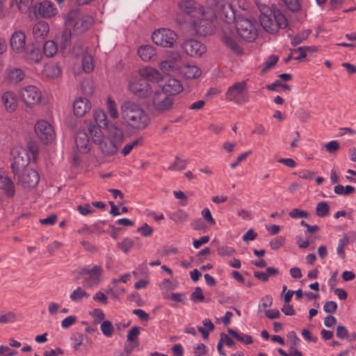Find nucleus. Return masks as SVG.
Returning <instances> with one entry per match:
<instances>
[{"label": "nucleus", "instance_id": "obj_1", "mask_svg": "<svg viewBox=\"0 0 356 356\" xmlns=\"http://www.w3.org/2000/svg\"><path fill=\"white\" fill-rule=\"evenodd\" d=\"M121 115L129 126L135 129H144L150 122L141 106L131 101H126L121 105Z\"/></svg>", "mask_w": 356, "mask_h": 356}, {"label": "nucleus", "instance_id": "obj_2", "mask_svg": "<svg viewBox=\"0 0 356 356\" xmlns=\"http://www.w3.org/2000/svg\"><path fill=\"white\" fill-rule=\"evenodd\" d=\"M20 154V152H18ZM29 158L24 159V157L17 155L14 157L11 163L12 172L15 177L17 176L19 183L24 187L32 188L36 186L40 180L38 172L30 168H25L29 163Z\"/></svg>", "mask_w": 356, "mask_h": 356}, {"label": "nucleus", "instance_id": "obj_3", "mask_svg": "<svg viewBox=\"0 0 356 356\" xmlns=\"http://www.w3.org/2000/svg\"><path fill=\"white\" fill-rule=\"evenodd\" d=\"M259 22L264 29L270 33H276L288 25L287 19L278 9L270 10L269 14L262 13Z\"/></svg>", "mask_w": 356, "mask_h": 356}, {"label": "nucleus", "instance_id": "obj_4", "mask_svg": "<svg viewBox=\"0 0 356 356\" xmlns=\"http://www.w3.org/2000/svg\"><path fill=\"white\" fill-rule=\"evenodd\" d=\"M226 98L237 105H243L248 102L250 95L247 90L246 81L236 82L229 87L226 92Z\"/></svg>", "mask_w": 356, "mask_h": 356}, {"label": "nucleus", "instance_id": "obj_5", "mask_svg": "<svg viewBox=\"0 0 356 356\" xmlns=\"http://www.w3.org/2000/svg\"><path fill=\"white\" fill-rule=\"evenodd\" d=\"M210 8L212 10L211 14L213 15V17L217 14L221 20L225 23L230 24L236 21L235 12L232 5L225 1V0H219L216 5L211 0H207Z\"/></svg>", "mask_w": 356, "mask_h": 356}, {"label": "nucleus", "instance_id": "obj_6", "mask_svg": "<svg viewBox=\"0 0 356 356\" xmlns=\"http://www.w3.org/2000/svg\"><path fill=\"white\" fill-rule=\"evenodd\" d=\"M256 24V21L243 17H238L235 21L236 29L239 36L248 42L254 40L257 36Z\"/></svg>", "mask_w": 356, "mask_h": 356}, {"label": "nucleus", "instance_id": "obj_7", "mask_svg": "<svg viewBox=\"0 0 356 356\" xmlns=\"http://www.w3.org/2000/svg\"><path fill=\"white\" fill-rule=\"evenodd\" d=\"M177 34L169 29H159L152 35V40L154 44L164 48H171L177 44Z\"/></svg>", "mask_w": 356, "mask_h": 356}, {"label": "nucleus", "instance_id": "obj_8", "mask_svg": "<svg viewBox=\"0 0 356 356\" xmlns=\"http://www.w3.org/2000/svg\"><path fill=\"white\" fill-rule=\"evenodd\" d=\"M174 101V97L161 90H156L152 98L153 107L159 113L169 112L173 108Z\"/></svg>", "mask_w": 356, "mask_h": 356}, {"label": "nucleus", "instance_id": "obj_9", "mask_svg": "<svg viewBox=\"0 0 356 356\" xmlns=\"http://www.w3.org/2000/svg\"><path fill=\"white\" fill-rule=\"evenodd\" d=\"M35 132L44 144H49L55 138V131L53 127L46 120L37 122L35 125Z\"/></svg>", "mask_w": 356, "mask_h": 356}, {"label": "nucleus", "instance_id": "obj_10", "mask_svg": "<svg viewBox=\"0 0 356 356\" xmlns=\"http://www.w3.org/2000/svg\"><path fill=\"white\" fill-rule=\"evenodd\" d=\"M129 90L139 97H147L151 93V87L145 78L140 76L132 78L129 85Z\"/></svg>", "mask_w": 356, "mask_h": 356}, {"label": "nucleus", "instance_id": "obj_11", "mask_svg": "<svg viewBox=\"0 0 356 356\" xmlns=\"http://www.w3.org/2000/svg\"><path fill=\"white\" fill-rule=\"evenodd\" d=\"M19 94L22 100L28 106L37 105L41 102L42 93L35 86L24 87L20 90Z\"/></svg>", "mask_w": 356, "mask_h": 356}, {"label": "nucleus", "instance_id": "obj_12", "mask_svg": "<svg viewBox=\"0 0 356 356\" xmlns=\"http://www.w3.org/2000/svg\"><path fill=\"white\" fill-rule=\"evenodd\" d=\"M179 9L185 14L193 17H202L204 14L203 7L193 0H184L178 3Z\"/></svg>", "mask_w": 356, "mask_h": 356}, {"label": "nucleus", "instance_id": "obj_13", "mask_svg": "<svg viewBox=\"0 0 356 356\" xmlns=\"http://www.w3.org/2000/svg\"><path fill=\"white\" fill-rule=\"evenodd\" d=\"M221 40L223 44L236 54L242 53V49L236 41V35L232 29L225 26L222 28Z\"/></svg>", "mask_w": 356, "mask_h": 356}, {"label": "nucleus", "instance_id": "obj_14", "mask_svg": "<svg viewBox=\"0 0 356 356\" xmlns=\"http://www.w3.org/2000/svg\"><path fill=\"white\" fill-rule=\"evenodd\" d=\"M181 47L187 55L193 57H200L206 51L205 46L202 42L195 39L184 41Z\"/></svg>", "mask_w": 356, "mask_h": 356}, {"label": "nucleus", "instance_id": "obj_15", "mask_svg": "<svg viewBox=\"0 0 356 356\" xmlns=\"http://www.w3.org/2000/svg\"><path fill=\"white\" fill-rule=\"evenodd\" d=\"M213 15L211 14L209 19L201 18L193 22V29L199 36H206L213 32L212 20Z\"/></svg>", "mask_w": 356, "mask_h": 356}, {"label": "nucleus", "instance_id": "obj_16", "mask_svg": "<svg viewBox=\"0 0 356 356\" xmlns=\"http://www.w3.org/2000/svg\"><path fill=\"white\" fill-rule=\"evenodd\" d=\"M10 47L15 51L21 54L26 51V35L22 31H15L10 40Z\"/></svg>", "mask_w": 356, "mask_h": 356}, {"label": "nucleus", "instance_id": "obj_17", "mask_svg": "<svg viewBox=\"0 0 356 356\" xmlns=\"http://www.w3.org/2000/svg\"><path fill=\"white\" fill-rule=\"evenodd\" d=\"M34 12L43 18H50L56 15L57 9L54 3L44 1L34 8Z\"/></svg>", "mask_w": 356, "mask_h": 356}, {"label": "nucleus", "instance_id": "obj_18", "mask_svg": "<svg viewBox=\"0 0 356 356\" xmlns=\"http://www.w3.org/2000/svg\"><path fill=\"white\" fill-rule=\"evenodd\" d=\"M70 340L74 350H79L81 348L87 349L92 343V339L87 334L80 332L73 334Z\"/></svg>", "mask_w": 356, "mask_h": 356}, {"label": "nucleus", "instance_id": "obj_19", "mask_svg": "<svg viewBox=\"0 0 356 356\" xmlns=\"http://www.w3.org/2000/svg\"><path fill=\"white\" fill-rule=\"evenodd\" d=\"M183 89V86L179 80L170 78L165 81L161 90L175 98V96L180 93Z\"/></svg>", "mask_w": 356, "mask_h": 356}, {"label": "nucleus", "instance_id": "obj_20", "mask_svg": "<svg viewBox=\"0 0 356 356\" xmlns=\"http://www.w3.org/2000/svg\"><path fill=\"white\" fill-rule=\"evenodd\" d=\"M93 22V18L90 16H83L77 19L73 26V32L76 35H81L88 30Z\"/></svg>", "mask_w": 356, "mask_h": 356}, {"label": "nucleus", "instance_id": "obj_21", "mask_svg": "<svg viewBox=\"0 0 356 356\" xmlns=\"http://www.w3.org/2000/svg\"><path fill=\"white\" fill-rule=\"evenodd\" d=\"M102 153L106 156H111L117 153L118 146L115 142L109 138H103L100 141L97 143Z\"/></svg>", "mask_w": 356, "mask_h": 356}, {"label": "nucleus", "instance_id": "obj_22", "mask_svg": "<svg viewBox=\"0 0 356 356\" xmlns=\"http://www.w3.org/2000/svg\"><path fill=\"white\" fill-rule=\"evenodd\" d=\"M74 113L77 117H82L90 109V103L87 98H76L73 105Z\"/></svg>", "mask_w": 356, "mask_h": 356}, {"label": "nucleus", "instance_id": "obj_23", "mask_svg": "<svg viewBox=\"0 0 356 356\" xmlns=\"http://www.w3.org/2000/svg\"><path fill=\"white\" fill-rule=\"evenodd\" d=\"M2 102L8 112H13L17 107L16 95L10 91L5 92L1 97Z\"/></svg>", "mask_w": 356, "mask_h": 356}, {"label": "nucleus", "instance_id": "obj_24", "mask_svg": "<svg viewBox=\"0 0 356 356\" xmlns=\"http://www.w3.org/2000/svg\"><path fill=\"white\" fill-rule=\"evenodd\" d=\"M0 188L8 197H13L15 193V185L12 179L7 175H0Z\"/></svg>", "mask_w": 356, "mask_h": 356}, {"label": "nucleus", "instance_id": "obj_25", "mask_svg": "<svg viewBox=\"0 0 356 356\" xmlns=\"http://www.w3.org/2000/svg\"><path fill=\"white\" fill-rule=\"evenodd\" d=\"M138 54L143 60L149 61L156 58V50L150 44H145L138 48Z\"/></svg>", "mask_w": 356, "mask_h": 356}, {"label": "nucleus", "instance_id": "obj_26", "mask_svg": "<svg viewBox=\"0 0 356 356\" xmlns=\"http://www.w3.org/2000/svg\"><path fill=\"white\" fill-rule=\"evenodd\" d=\"M75 143L80 153H87L89 151V139L88 134L86 132H77L75 138Z\"/></svg>", "mask_w": 356, "mask_h": 356}, {"label": "nucleus", "instance_id": "obj_27", "mask_svg": "<svg viewBox=\"0 0 356 356\" xmlns=\"http://www.w3.org/2000/svg\"><path fill=\"white\" fill-rule=\"evenodd\" d=\"M180 72L183 76L188 79H194L198 78L201 74V70L196 65H184L180 68Z\"/></svg>", "mask_w": 356, "mask_h": 356}, {"label": "nucleus", "instance_id": "obj_28", "mask_svg": "<svg viewBox=\"0 0 356 356\" xmlns=\"http://www.w3.org/2000/svg\"><path fill=\"white\" fill-rule=\"evenodd\" d=\"M29 63H38L42 58L40 48L35 46L27 47L26 51L22 53Z\"/></svg>", "mask_w": 356, "mask_h": 356}, {"label": "nucleus", "instance_id": "obj_29", "mask_svg": "<svg viewBox=\"0 0 356 356\" xmlns=\"http://www.w3.org/2000/svg\"><path fill=\"white\" fill-rule=\"evenodd\" d=\"M49 32V25L44 22L36 23L33 28V35L36 40H42Z\"/></svg>", "mask_w": 356, "mask_h": 356}, {"label": "nucleus", "instance_id": "obj_30", "mask_svg": "<svg viewBox=\"0 0 356 356\" xmlns=\"http://www.w3.org/2000/svg\"><path fill=\"white\" fill-rule=\"evenodd\" d=\"M25 76L24 72L19 68H12L6 72V80L10 83L16 84L22 81Z\"/></svg>", "mask_w": 356, "mask_h": 356}, {"label": "nucleus", "instance_id": "obj_31", "mask_svg": "<svg viewBox=\"0 0 356 356\" xmlns=\"http://www.w3.org/2000/svg\"><path fill=\"white\" fill-rule=\"evenodd\" d=\"M140 76L141 78H145L147 82H149V81H158L161 78L159 72L152 67H145L141 70Z\"/></svg>", "mask_w": 356, "mask_h": 356}, {"label": "nucleus", "instance_id": "obj_32", "mask_svg": "<svg viewBox=\"0 0 356 356\" xmlns=\"http://www.w3.org/2000/svg\"><path fill=\"white\" fill-rule=\"evenodd\" d=\"M102 129H104V127H99L98 125L92 123H90L88 126L89 134L95 143H98L104 138L102 135Z\"/></svg>", "mask_w": 356, "mask_h": 356}, {"label": "nucleus", "instance_id": "obj_33", "mask_svg": "<svg viewBox=\"0 0 356 356\" xmlns=\"http://www.w3.org/2000/svg\"><path fill=\"white\" fill-rule=\"evenodd\" d=\"M102 268L100 266H95L90 270L88 282L92 284H97L99 282Z\"/></svg>", "mask_w": 356, "mask_h": 356}, {"label": "nucleus", "instance_id": "obj_34", "mask_svg": "<svg viewBox=\"0 0 356 356\" xmlns=\"http://www.w3.org/2000/svg\"><path fill=\"white\" fill-rule=\"evenodd\" d=\"M227 332L237 341L243 342L245 344H251L253 341L252 337L250 335L243 333H238V332L232 328H228Z\"/></svg>", "mask_w": 356, "mask_h": 356}, {"label": "nucleus", "instance_id": "obj_35", "mask_svg": "<svg viewBox=\"0 0 356 356\" xmlns=\"http://www.w3.org/2000/svg\"><path fill=\"white\" fill-rule=\"evenodd\" d=\"M140 332V327L138 326L132 327L128 332L127 340L129 343H134V346H139L140 342L138 336Z\"/></svg>", "mask_w": 356, "mask_h": 356}, {"label": "nucleus", "instance_id": "obj_36", "mask_svg": "<svg viewBox=\"0 0 356 356\" xmlns=\"http://www.w3.org/2000/svg\"><path fill=\"white\" fill-rule=\"evenodd\" d=\"M93 115L95 124L98 125L99 127H104V129L108 127V124L105 112L102 110H97L94 111Z\"/></svg>", "mask_w": 356, "mask_h": 356}, {"label": "nucleus", "instance_id": "obj_37", "mask_svg": "<svg viewBox=\"0 0 356 356\" xmlns=\"http://www.w3.org/2000/svg\"><path fill=\"white\" fill-rule=\"evenodd\" d=\"M188 163L187 159H182L179 156H175L174 162L168 167L171 171H181L184 170Z\"/></svg>", "mask_w": 356, "mask_h": 356}, {"label": "nucleus", "instance_id": "obj_38", "mask_svg": "<svg viewBox=\"0 0 356 356\" xmlns=\"http://www.w3.org/2000/svg\"><path fill=\"white\" fill-rule=\"evenodd\" d=\"M89 293H88L81 287H77L74 289L70 295V298L72 301L78 302L82 300L84 298H88Z\"/></svg>", "mask_w": 356, "mask_h": 356}, {"label": "nucleus", "instance_id": "obj_39", "mask_svg": "<svg viewBox=\"0 0 356 356\" xmlns=\"http://www.w3.org/2000/svg\"><path fill=\"white\" fill-rule=\"evenodd\" d=\"M43 50L44 54L46 56L52 57L56 54L58 47L56 42L52 40H48L44 44Z\"/></svg>", "mask_w": 356, "mask_h": 356}, {"label": "nucleus", "instance_id": "obj_40", "mask_svg": "<svg viewBox=\"0 0 356 356\" xmlns=\"http://www.w3.org/2000/svg\"><path fill=\"white\" fill-rule=\"evenodd\" d=\"M159 67L165 74H169L179 69L178 64L172 63V61L168 60L161 62Z\"/></svg>", "mask_w": 356, "mask_h": 356}, {"label": "nucleus", "instance_id": "obj_41", "mask_svg": "<svg viewBox=\"0 0 356 356\" xmlns=\"http://www.w3.org/2000/svg\"><path fill=\"white\" fill-rule=\"evenodd\" d=\"M170 218L177 224H182L187 220L188 214L184 211L179 209L171 213Z\"/></svg>", "mask_w": 356, "mask_h": 356}, {"label": "nucleus", "instance_id": "obj_42", "mask_svg": "<svg viewBox=\"0 0 356 356\" xmlns=\"http://www.w3.org/2000/svg\"><path fill=\"white\" fill-rule=\"evenodd\" d=\"M82 67L84 72L89 73L94 69L93 58L91 55L83 54L82 57Z\"/></svg>", "mask_w": 356, "mask_h": 356}, {"label": "nucleus", "instance_id": "obj_43", "mask_svg": "<svg viewBox=\"0 0 356 356\" xmlns=\"http://www.w3.org/2000/svg\"><path fill=\"white\" fill-rule=\"evenodd\" d=\"M72 31L70 28L63 30L60 38V45L62 49L67 48L71 43Z\"/></svg>", "mask_w": 356, "mask_h": 356}, {"label": "nucleus", "instance_id": "obj_44", "mask_svg": "<svg viewBox=\"0 0 356 356\" xmlns=\"http://www.w3.org/2000/svg\"><path fill=\"white\" fill-rule=\"evenodd\" d=\"M45 73L47 76L56 78L60 74L61 70L57 64L51 63L45 67Z\"/></svg>", "mask_w": 356, "mask_h": 356}, {"label": "nucleus", "instance_id": "obj_45", "mask_svg": "<svg viewBox=\"0 0 356 356\" xmlns=\"http://www.w3.org/2000/svg\"><path fill=\"white\" fill-rule=\"evenodd\" d=\"M330 207L326 202H320L317 204L316 208V214L317 216L324 218L329 214Z\"/></svg>", "mask_w": 356, "mask_h": 356}, {"label": "nucleus", "instance_id": "obj_46", "mask_svg": "<svg viewBox=\"0 0 356 356\" xmlns=\"http://www.w3.org/2000/svg\"><path fill=\"white\" fill-rule=\"evenodd\" d=\"M104 129L108 130L110 136H112L115 141H120L124 136L122 130L113 124L110 126L108 125Z\"/></svg>", "mask_w": 356, "mask_h": 356}, {"label": "nucleus", "instance_id": "obj_47", "mask_svg": "<svg viewBox=\"0 0 356 356\" xmlns=\"http://www.w3.org/2000/svg\"><path fill=\"white\" fill-rule=\"evenodd\" d=\"M14 1H15L19 11L25 13L32 6L33 0H12L10 2L11 6L13 5Z\"/></svg>", "mask_w": 356, "mask_h": 356}, {"label": "nucleus", "instance_id": "obj_48", "mask_svg": "<svg viewBox=\"0 0 356 356\" xmlns=\"http://www.w3.org/2000/svg\"><path fill=\"white\" fill-rule=\"evenodd\" d=\"M311 33V30L307 29L305 31L300 33L291 38V42L293 46H296L300 44L303 40H305Z\"/></svg>", "mask_w": 356, "mask_h": 356}, {"label": "nucleus", "instance_id": "obj_49", "mask_svg": "<svg viewBox=\"0 0 356 356\" xmlns=\"http://www.w3.org/2000/svg\"><path fill=\"white\" fill-rule=\"evenodd\" d=\"M134 241L130 238H124L121 242L118 243V248H120L123 252L127 254L130 249L134 246Z\"/></svg>", "mask_w": 356, "mask_h": 356}, {"label": "nucleus", "instance_id": "obj_50", "mask_svg": "<svg viewBox=\"0 0 356 356\" xmlns=\"http://www.w3.org/2000/svg\"><path fill=\"white\" fill-rule=\"evenodd\" d=\"M81 88L84 94L91 95L95 91L94 82L91 80H84L81 83Z\"/></svg>", "mask_w": 356, "mask_h": 356}, {"label": "nucleus", "instance_id": "obj_51", "mask_svg": "<svg viewBox=\"0 0 356 356\" xmlns=\"http://www.w3.org/2000/svg\"><path fill=\"white\" fill-rule=\"evenodd\" d=\"M107 109L109 113V115L113 118H117L118 117V112L116 108V104L111 99V97H108L106 100Z\"/></svg>", "mask_w": 356, "mask_h": 356}, {"label": "nucleus", "instance_id": "obj_52", "mask_svg": "<svg viewBox=\"0 0 356 356\" xmlns=\"http://www.w3.org/2000/svg\"><path fill=\"white\" fill-rule=\"evenodd\" d=\"M285 243V237L282 236H278L274 238H273L270 243L269 245L270 248L273 250H277L280 249L281 247L284 245Z\"/></svg>", "mask_w": 356, "mask_h": 356}, {"label": "nucleus", "instance_id": "obj_53", "mask_svg": "<svg viewBox=\"0 0 356 356\" xmlns=\"http://www.w3.org/2000/svg\"><path fill=\"white\" fill-rule=\"evenodd\" d=\"M143 142V138H138L134 141H132L131 143H129V144H127L124 148L122 149V154L124 155V156H127L128 155L130 152L136 147L140 145Z\"/></svg>", "mask_w": 356, "mask_h": 356}, {"label": "nucleus", "instance_id": "obj_54", "mask_svg": "<svg viewBox=\"0 0 356 356\" xmlns=\"http://www.w3.org/2000/svg\"><path fill=\"white\" fill-rule=\"evenodd\" d=\"M16 319V315L13 312H8L5 314H0V323L6 324L13 323Z\"/></svg>", "mask_w": 356, "mask_h": 356}, {"label": "nucleus", "instance_id": "obj_55", "mask_svg": "<svg viewBox=\"0 0 356 356\" xmlns=\"http://www.w3.org/2000/svg\"><path fill=\"white\" fill-rule=\"evenodd\" d=\"M101 330L104 336L109 337L112 335L113 332V326L111 321H104L101 324Z\"/></svg>", "mask_w": 356, "mask_h": 356}, {"label": "nucleus", "instance_id": "obj_56", "mask_svg": "<svg viewBox=\"0 0 356 356\" xmlns=\"http://www.w3.org/2000/svg\"><path fill=\"white\" fill-rule=\"evenodd\" d=\"M348 239L347 237H343V238L339 241L337 252L342 259H345L346 253L344 251V248L348 245Z\"/></svg>", "mask_w": 356, "mask_h": 356}, {"label": "nucleus", "instance_id": "obj_57", "mask_svg": "<svg viewBox=\"0 0 356 356\" xmlns=\"http://www.w3.org/2000/svg\"><path fill=\"white\" fill-rule=\"evenodd\" d=\"M218 254L221 257L231 256L235 254L236 250L234 248L229 246H220L217 249Z\"/></svg>", "mask_w": 356, "mask_h": 356}, {"label": "nucleus", "instance_id": "obj_58", "mask_svg": "<svg viewBox=\"0 0 356 356\" xmlns=\"http://www.w3.org/2000/svg\"><path fill=\"white\" fill-rule=\"evenodd\" d=\"M286 8L292 11L296 12L300 10V3L298 0H282Z\"/></svg>", "mask_w": 356, "mask_h": 356}, {"label": "nucleus", "instance_id": "obj_59", "mask_svg": "<svg viewBox=\"0 0 356 356\" xmlns=\"http://www.w3.org/2000/svg\"><path fill=\"white\" fill-rule=\"evenodd\" d=\"M191 299L193 302H203L204 300V296L202 293V290L200 286H197L195 288L194 291L191 295Z\"/></svg>", "mask_w": 356, "mask_h": 356}, {"label": "nucleus", "instance_id": "obj_60", "mask_svg": "<svg viewBox=\"0 0 356 356\" xmlns=\"http://www.w3.org/2000/svg\"><path fill=\"white\" fill-rule=\"evenodd\" d=\"M295 115L302 122H306L311 118L310 112L302 108L297 110Z\"/></svg>", "mask_w": 356, "mask_h": 356}, {"label": "nucleus", "instance_id": "obj_61", "mask_svg": "<svg viewBox=\"0 0 356 356\" xmlns=\"http://www.w3.org/2000/svg\"><path fill=\"white\" fill-rule=\"evenodd\" d=\"M137 232L145 237H149L152 235L153 229L148 224L144 223L137 229Z\"/></svg>", "mask_w": 356, "mask_h": 356}, {"label": "nucleus", "instance_id": "obj_62", "mask_svg": "<svg viewBox=\"0 0 356 356\" xmlns=\"http://www.w3.org/2000/svg\"><path fill=\"white\" fill-rule=\"evenodd\" d=\"M337 309V304L336 302L330 300L327 301L323 305V310L327 314H334Z\"/></svg>", "mask_w": 356, "mask_h": 356}, {"label": "nucleus", "instance_id": "obj_63", "mask_svg": "<svg viewBox=\"0 0 356 356\" xmlns=\"http://www.w3.org/2000/svg\"><path fill=\"white\" fill-rule=\"evenodd\" d=\"M291 218H307L309 213L303 210L295 208L293 209L289 213Z\"/></svg>", "mask_w": 356, "mask_h": 356}, {"label": "nucleus", "instance_id": "obj_64", "mask_svg": "<svg viewBox=\"0 0 356 356\" xmlns=\"http://www.w3.org/2000/svg\"><path fill=\"white\" fill-rule=\"evenodd\" d=\"M279 57L276 55H270L265 62V67L263 69V72L268 70V69L274 67L277 63Z\"/></svg>", "mask_w": 356, "mask_h": 356}]
</instances>
